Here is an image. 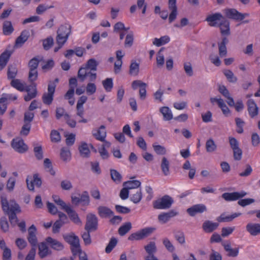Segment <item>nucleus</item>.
I'll return each instance as SVG.
<instances>
[{
  "instance_id": "f257e3e1",
  "label": "nucleus",
  "mask_w": 260,
  "mask_h": 260,
  "mask_svg": "<svg viewBox=\"0 0 260 260\" xmlns=\"http://www.w3.org/2000/svg\"><path fill=\"white\" fill-rule=\"evenodd\" d=\"M206 21L209 22V25L212 27H219L221 34L223 36L230 35V22L220 13L208 15Z\"/></svg>"
},
{
  "instance_id": "f03ea898",
  "label": "nucleus",
  "mask_w": 260,
  "mask_h": 260,
  "mask_svg": "<svg viewBox=\"0 0 260 260\" xmlns=\"http://www.w3.org/2000/svg\"><path fill=\"white\" fill-rule=\"evenodd\" d=\"M28 231V235L27 240L31 245V248L25 257V260H35L37 249L36 247L38 243L36 236L37 229L34 224H32L29 228Z\"/></svg>"
},
{
  "instance_id": "7ed1b4c3",
  "label": "nucleus",
  "mask_w": 260,
  "mask_h": 260,
  "mask_svg": "<svg viewBox=\"0 0 260 260\" xmlns=\"http://www.w3.org/2000/svg\"><path fill=\"white\" fill-rule=\"evenodd\" d=\"M1 202L2 208L5 213L10 212L20 213L21 209L19 205L14 200L10 201V205L6 198L4 196H1Z\"/></svg>"
},
{
  "instance_id": "20e7f679",
  "label": "nucleus",
  "mask_w": 260,
  "mask_h": 260,
  "mask_svg": "<svg viewBox=\"0 0 260 260\" xmlns=\"http://www.w3.org/2000/svg\"><path fill=\"white\" fill-rule=\"evenodd\" d=\"M40 62L39 57H35L31 59L28 63L29 73L28 79L30 82H35L38 79V72L37 68Z\"/></svg>"
},
{
  "instance_id": "39448f33",
  "label": "nucleus",
  "mask_w": 260,
  "mask_h": 260,
  "mask_svg": "<svg viewBox=\"0 0 260 260\" xmlns=\"http://www.w3.org/2000/svg\"><path fill=\"white\" fill-rule=\"evenodd\" d=\"M174 201L168 195L163 196L161 199L154 202L153 207L158 209H167L170 208Z\"/></svg>"
},
{
  "instance_id": "423d86ee",
  "label": "nucleus",
  "mask_w": 260,
  "mask_h": 260,
  "mask_svg": "<svg viewBox=\"0 0 260 260\" xmlns=\"http://www.w3.org/2000/svg\"><path fill=\"white\" fill-rule=\"evenodd\" d=\"M223 13L227 18L236 21L243 20L248 15L247 13H241L234 8H226L223 10Z\"/></svg>"
},
{
  "instance_id": "0eeeda50",
  "label": "nucleus",
  "mask_w": 260,
  "mask_h": 260,
  "mask_svg": "<svg viewBox=\"0 0 260 260\" xmlns=\"http://www.w3.org/2000/svg\"><path fill=\"white\" fill-rule=\"evenodd\" d=\"M98 218L93 213H89L86 216V222L85 225V230L87 232H93L98 229Z\"/></svg>"
},
{
  "instance_id": "6e6552de",
  "label": "nucleus",
  "mask_w": 260,
  "mask_h": 260,
  "mask_svg": "<svg viewBox=\"0 0 260 260\" xmlns=\"http://www.w3.org/2000/svg\"><path fill=\"white\" fill-rule=\"evenodd\" d=\"M71 26L69 25H61L58 28L57 33L56 41L66 43L71 32Z\"/></svg>"
},
{
  "instance_id": "1a4fd4ad",
  "label": "nucleus",
  "mask_w": 260,
  "mask_h": 260,
  "mask_svg": "<svg viewBox=\"0 0 260 260\" xmlns=\"http://www.w3.org/2000/svg\"><path fill=\"white\" fill-rule=\"evenodd\" d=\"M56 85L54 83H49L48 85V92L44 93L42 96V101L44 104L50 105L53 100Z\"/></svg>"
},
{
  "instance_id": "9d476101",
  "label": "nucleus",
  "mask_w": 260,
  "mask_h": 260,
  "mask_svg": "<svg viewBox=\"0 0 260 260\" xmlns=\"http://www.w3.org/2000/svg\"><path fill=\"white\" fill-rule=\"evenodd\" d=\"M12 147L17 152L24 153L28 150V146L24 141L19 138L13 139L11 143Z\"/></svg>"
},
{
  "instance_id": "9b49d317",
  "label": "nucleus",
  "mask_w": 260,
  "mask_h": 260,
  "mask_svg": "<svg viewBox=\"0 0 260 260\" xmlns=\"http://www.w3.org/2000/svg\"><path fill=\"white\" fill-rule=\"evenodd\" d=\"M78 78L80 82H83L87 77H88L90 82H94L96 79V74L90 71H86L85 69L80 68L78 72Z\"/></svg>"
},
{
  "instance_id": "f8f14e48",
  "label": "nucleus",
  "mask_w": 260,
  "mask_h": 260,
  "mask_svg": "<svg viewBox=\"0 0 260 260\" xmlns=\"http://www.w3.org/2000/svg\"><path fill=\"white\" fill-rule=\"evenodd\" d=\"M144 249L148 254V255L145 257V260H158L154 255L157 250L154 242H150L144 246Z\"/></svg>"
},
{
  "instance_id": "ddd939ff",
  "label": "nucleus",
  "mask_w": 260,
  "mask_h": 260,
  "mask_svg": "<svg viewBox=\"0 0 260 260\" xmlns=\"http://www.w3.org/2000/svg\"><path fill=\"white\" fill-rule=\"evenodd\" d=\"M30 85L25 87L24 91L27 94L24 96V99L26 102H28L36 97L37 95V84L34 82H30Z\"/></svg>"
},
{
  "instance_id": "4468645a",
  "label": "nucleus",
  "mask_w": 260,
  "mask_h": 260,
  "mask_svg": "<svg viewBox=\"0 0 260 260\" xmlns=\"http://www.w3.org/2000/svg\"><path fill=\"white\" fill-rule=\"evenodd\" d=\"M246 194L244 191L240 192H225L222 194V198L227 201H235L244 197Z\"/></svg>"
},
{
  "instance_id": "2eb2a0df",
  "label": "nucleus",
  "mask_w": 260,
  "mask_h": 260,
  "mask_svg": "<svg viewBox=\"0 0 260 260\" xmlns=\"http://www.w3.org/2000/svg\"><path fill=\"white\" fill-rule=\"evenodd\" d=\"M26 182L27 188L31 191H34V184H35L37 187L39 188L41 186L42 183L41 178L39 177L38 174H34L33 180H31L30 181L27 178Z\"/></svg>"
},
{
  "instance_id": "dca6fc26",
  "label": "nucleus",
  "mask_w": 260,
  "mask_h": 260,
  "mask_svg": "<svg viewBox=\"0 0 260 260\" xmlns=\"http://www.w3.org/2000/svg\"><path fill=\"white\" fill-rule=\"evenodd\" d=\"M247 111L251 118H253L258 114V107L253 99H249L247 102Z\"/></svg>"
},
{
  "instance_id": "f3484780",
  "label": "nucleus",
  "mask_w": 260,
  "mask_h": 260,
  "mask_svg": "<svg viewBox=\"0 0 260 260\" xmlns=\"http://www.w3.org/2000/svg\"><path fill=\"white\" fill-rule=\"evenodd\" d=\"M207 211V208L204 204L194 205L187 209V212L191 216H194L198 213H202Z\"/></svg>"
},
{
  "instance_id": "a211bd4d",
  "label": "nucleus",
  "mask_w": 260,
  "mask_h": 260,
  "mask_svg": "<svg viewBox=\"0 0 260 260\" xmlns=\"http://www.w3.org/2000/svg\"><path fill=\"white\" fill-rule=\"evenodd\" d=\"M224 249L228 252L227 255L229 257H235L239 254V248H232L230 241H226L222 243Z\"/></svg>"
},
{
  "instance_id": "6ab92c4d",
  "label": "nucleus",
  "mask_w": 260,
  "mask_h": 260,
  "mask_svg": "<svg viewBox=\"0 0 260 260\" xmlns=\"http://www.w3.org/2000/svg\"><path fill=\"white\" fill-rule=\"evenodd\" d=\"M46 242L49 244L50 247L54 250L60 251L64 248L63 245L60 242L51 238V237H48L46 238Z\"/></svg>"
},
{
  "instance_id": "aec40b11",
  "label": "nucleus",
  "mask_w": 260,
  "mask_h": 260,
  "mask_svg": "<svg viewBox=\"0 0 260 260\" xmlns=\"http://www.w3.org/2000/svg\"><path fill=\"white\" fill-rule=\"evenodd\" d=\"M39 255L41 258H44L52 253L51 251L49 249L47 243L43 242L39 244Z\"/></svg>"
},
{
  "instance_id": "412c9836",
  "label": "nucleus",
  "mask_w": 260,
  "mask_h": 260,
  "mask_svg": "<svg viewBox=\"0 0 260 260\" xmlns=\"http://www.w3.org/2000/svg\"><path fill=\"white\" fill-rule=\"evenodd\" d=\"M97 210L99 215L102 218H109L114 215L113 211L106 206H100Z\"/></svg>"
},
{
  "instance_id": "4be33fe9",
  "label": "nucleus",
  "mask_w": 260,
  "mask_h": 260,
  "mask_svg": "<svg viewBox=\"0 0 260 260\" xmlns=\"http://www.w3.org/2000/svg\"><path fill=\"white\" fill-rule=\"evenodd\" d=\"M29 37V32L27 30H24L20 35L16 39L15 41V46L21 47L22 45L28 40Z\"/></svg>"
},
{
  "instance_id": "5701e85b",
  "label": "nucleus",
  "mask_w": 260,
  "mask_h": 260,
  "mask_svg": "<svg viewBox=\"0 0 260 260\" xmlns=\"http://www.w3.org/2000/svg\"><path fill=\"white\" fill-rule=\"evenodd\" d=\"M219 224L217 222H212L210 220L205 221L202 225V228L206 233H212L218 226Z\"/></svg>"
},
{
  "instance_id": "b1692460",
  "label": "nucleus",
  "mask_w": 260,
  "mask_h": 260,
  "mask_svg": "<svg viewBox=\"0 0 260 260\" xmlns=\"http://www.w3.org/2000/svg\"><path fill=\"white\" fill-rule=\"evenodd\" d=\"M11 54L12 52L10 51L5 50L0 55V71L6 67Z\"/></svg>"
},
{
  "instance_id": "393cba45",
  "label": "nucleus",
  "mask_w": 260,
  "mask_h": 260,
  "mask_svg": "<svg viewBox=\"0 0 260 260\" xmlns=\"http://www.w3.org/2000/svg\"><path fill=\"white\" fill-rule=\"evenodd\" d=\"M246 230L252 236H256L260 234V224L248 223L246 225Z\"/></svg>"
},
{
  "instance_id": "a878e982",
  "label": "nucleus",
  "mask_w": 260,
  "mask_h": 260,
  "mask_svg": "<svg viewBox=\"0 0 260 260\" xmlns=\"http://www.w3.org/2000/svg\"><path fill=\"white\" fill-rule=\"evenodd\" d=\"M67 209L66 212L68 214L70 219L76 224H81V221L76 211L70 207Z\"/></svg>"
},
{
  "instance_id": "bb28decb",
  "label": "nucleus",
  "mask_w": 260,
  "mask_h": 260,
  "mask_svg": "<svg viewBox=\"0 0 260 260\" xmlns=\"http://www.w3.org/2000/svg\"><path fill=\"white\" fill-rule=\"evenodd\" d=\"M93 135L98 140L101 142H105L106 137V132L105 131V126L103 125H101L96 133H93Z\"/></svg>"
},
{
  "instance_id": "cd10ccee",
  "label": "nucleus",
  "mask_w": 260,
  "mask_h": 260,
  "mask_svg": "<svg viewBox=\"0 0 260 260\" xmlns=\"http://www.w3.org/2000/svg\"><path fill=\"white\" fill-rule=\"evenodd\" d=\"M99 65V62L94 58H90L87 60L85 67H83L86 69V71H96L97 67Z\"/></svg>"
},
{
  "instance_id": "c85d7f7f",
  "label": "nucleus",
  "mask_w": 260,
  "mask_h": 260,
  "mask_svg": "<svg viewBox=\"0 0 260 260\" xmlns=\"http://www.w3.org/2000/svg\"><path fill=\"white\" fill-rule=\"evenodd\" d=\"M60 157L64 162H68L71 160V153L69 149L67 147H63L60 150Z\"/></svg>"
},
{
  "instance_id": "c756f323",
  "label": "nucleus",
  "mask_w": 260,
  "mask_h": 260,
  "mask_svg": "<svg viewBox=\"0 0 260 260\" xmlns=\"http://www.w3.org/2000/svg\"><path fill=\"white\" fill-rule=\"evenodd\" d=\"M63 239L67 243L70 244L71 246L80 243L79 237L76 236L74 233L71 235L63 236Z\"/></svg>"
},
{
  "instance_id": "7c9ffc66",
  "label": "nucleus",
  "mask_w": 260,
  "mask_h": 260,
  "mask_svg": "<svg viewBox=\"0 0 260 260\" xmlns=\"http://www.w3.org/2000/svg\"><path fill=\"white\" fill-rule=\"evenodd\" d=\"M18 72L16 64H10L8 67L7 77L8 79H14Z\"/></svg>"
},
{
  "instance_id": "2f4dec72",
  "label": "nucleus",
  "mask_w": 260,
  "mask_h": 260,
  "mask_svg": "<svg viewBox=\"0 0 260 260\" xmlns=\"http://www.w3.org/2000/svg\"><path fill=\"white\" fill-rule=\"evenodd\" d=\"M241 214L240 213H235L232 215L226 216L224 214H222L218 218L217 220L219 222H230L232 221L234 218L240 216Z\"/></svg>"
},
{
  "instance_id": "473e14b6",
  "label": "nucleus",
  "mask_w": 260,
  "mask_h": 260,
  "mask_svg": "<svg viewBox=\"0 0 260 260\" xmlns=\"http://www.w3.org/2000/svg\"><path fill=\"white\" fill-rule=\"evenodd\" d=\"M169 166L170 163L167 158L165 157H162L160 167L163 174L165 176H167L170 174Z\"/></svg>"
},
{
  "instance_id": "72a5a7b5",
  "label": "nucleus",
  "mask_w": 260,
  "mask_h": 260,
  "mask_svg": "<svg viewBox=\"0 0 260 260\" xmlns=\"http://www.w3.org/2000/svg\"><path fill=\"white\" fill-rule=\"evenodd\" d=\"M139 72V63L135 60H132L129 66V74L132 76H137Z\"/></svg>"
},
{
  "instance_id": "f704fd0d",
  "label": "nucleus",
  "mask_w": 260,
  "mask_h": 260,
  "mask_svg": "<svg viewBox=\"0 0 260 260\" xmlns=\"http://www.w3.org/2000/svg\"><path fill=\"white\" fill-rule=\"evenodd\" d=\"M79 150L80 155L83 157H89L90 155V150L88 145L86 143H82L79 147Z\"/></svg>"
},
{
  "instance_id": "c9c22d12",
  "label": "nucleus",
  "mask_w": 260,
  "mask_h": 260,
  "mask_svg": "<svg viewBox=\"0 0 260 260\" xmlns=\"http://www.w3.org/2000/svg\"><path fill=\"white\" fill-rule=\"evenodd\" d=\"M160 112L164 116L165 120H170L172 119L173 115L171 110L168 107H163L160 109Z\"/></svg>"
},
{
  "instance_id": "e433bc0d",
  "label": "nucleus",
  "mask_w": 260,
  "mask_h": 260,
  "mask_svg": "<svg viewBox=\"0 0 260 260\" xmlns=\"http://www.w3.org/2000/svg\"><path fill=\"white\" fill-rule=\"evenodd\" d=\"M142 198V193L141 189L134 191V193L131 196V200L135 204L139 203Z\"/></svg>"
},
{
  "instance_id": "4c0bfd02",
  "label": "nucleus",
  "mask_w": 260,
  "mask_h": 260,
  "mask_svg": "<svg viewBox=\"0 0 260 260\" xmlns=\"http://www.w3.org/2000/svg\"><path fill=\"white\" fill-rule=\"evenodd\" d=\"M132 223L130 222H125L118 229V234L120 236H124L132 229Z\"/></svg>"
},
{
  "instance_id": "58836bf2",
  "label": "nucleus",
  "mask_w": 260,
  "mask_h": 260,
  "mask_svg": "<svg viewBox=\"0 0 260 260\" xmlns=\"http://www.w3.org/2000/svg\"><path fill=\"white\" fill-rule=\"evenodd\" d=\"M3 30L5 35H9L13 32L14 29L11 21H6L4 22Z\"/></svg>"
},
{
  "instance_id": "ea45409f",
  "label": "nucleus",
  "mask_w": 260,
  "mask_h": 260,
  "mask_svg": "<svg viewBox=\"0 0 260 260\" xmlns=\"http://www.w3.org/2000/svg\"><path fill=\"white\" fill-rule=\"evenodd\" d=\"M10 84L13 87L20 91H24L25 88V87L24 86V85L20 82V80L18 79L14 78L12 79Z\"/></svg>"
},
{
  "instance_id": "a19ab883",
  "label": "nucleus",
  "mask_w": 260,
  "mask_h": 260,
  "mask_svg": "<svg viewBox=\"0 0 260 260\" xmlns=\"http://www.w3.org/2000/svg\"><path fill=\"white\" fill-rule=\"evenodd\" d=\"M110 171L111 177L112 180L117 183L121 182L122 180L121 175L116 170L110 169Z\"/></svg>"
},
{
  "instance_id": "79ce46f5",
  "label": "nucleus",
  "mask_w": 260,
  "mask_h": 260,
  "mask_svg": "<svg viewBox=\"0 0 260 260\" xmlns=\"http://www.w3.org/2000/svg\"><path fill=\"white\" fill-rule=\"evenodd\" d=\"M223 73L226 77L229 82L235 83L237 81V78L234 75L233 72L230 70H225L223 71Z\"/></svg>"
},
{
  "instance_id": "37998d69",
  "label": "nucleus",
  "mask_w": 260,
  "mask_h": 260,
  "mask_svg": "<svg viewBox=\"0 0 260 260\" xmlns=\"http://www.w3.org/2000/svg\"><path fill=\"white\" fill-rule=\"evenodd\" d=\"M141 185V182L139 180H135L132 181H128L125 182L123 184V186H126L128 190L135 189Z\"/></svg>"
},
{
  "instance_id": "c03bdc74",
  "label": "nucleus",
  "mask_w": 260,
  "mask_h": 260,
  "mask_svg": "<svg viewBox=\"0 0 260 260\" xmlns=\"http://www.w3.org/2000/svg\"><path fill=\"white\" fill-rule=\"evenodd\" d=\"M217 148V146L212 139H210L206 141V149L208 152H212Z\"/></svg>"
},
{
  "instance_id": "a18cd8bd",
  "label": "nucleus",
  "mask_w": 260,
  "mask_h": 260,
  "mask_svg": "<svg viewBox=\"0 0 260 260\" xmlns=\"http://www.w3.org/2000/svg\"><path fill=\"white\" fill-rule=\"evenodd\" d=\"M34 152L36 158L38 160H41L43 158V152L42 147L41 145L35 146L34 144Z\"/></svg>"
},
{
  "instance_id": "49530a36",
  "label": "nucleus",
  "mask_w": 260,
  "mask_h": 260,
  "mask_svg": "<svg viewBox=\"0 0 260 260\" xmlns=\"http://www.w3.org/2000/svg\"><path fill=\"white\" fill-rule=\"evenodd\" d=\"M103 85L107 92L111 91L113 87V80L112 78H107L102 82Z\"/></svg>"
},
{
  "instance_id": "de8ad7c7",
  "label": "nucleus",
  "mask_w": 260,
  "mask_h": 260,
  "mask_svg": "<svg viewBox=\"0 0 260 260\" xmlns=\"http://www.w3.org/2000/svg\"><path fill=\"white\" fill-rule=\"evenodd\" d=\"M0 226L1 230L6 233L9 231V224L7 218L5 216H3L0 219Z\"/></svg>"
},
{
  "instance_id": "09e8293b",
  "label": "nucleus",
  "mask_w": 260,
  "mask_h": 260,
  "mask_svg": "<svg viewBox=\"0 0 260 260\" xmlns=\"http://www.w3.org/2000/svg\"><path fill=\"white\" fill-rule=\"evenodd\" d=\"M117 243V240L114 238L112 237L108 244L106 247L105 251L107 253H109L111 252V251L113 250V249L116 246V244Z\"/></svg>"
},
{
  "instance_id": "8fccbe9b",
  "label": "nucleus",
  "mask_w": 260,
  "mask_h": 260,
  "mask_svg": "<svg viewBox=\"0 0 260 260\" xmlns=\"http://www.w3.org/2000/svg\"><path fill=\"white\" fill-rule=\"evenodd\" d=\"M17 212H10L5 213L9 216V220L12 227H14L18 222V219L17 217Z\"/></svg>"
},
{
  "instance_id": "3c124183",
  "label": "nucleus",
  "mask_w": 260,
  "mask_h": 260,
  "mask_svg": "<svg viewBox=\"0 0 260 260\" xmlns=\"http://www.w3.org/2000/svg\"><path fill=\"white\" fill-rule=\"evenodd\" d=\"M80 202L83 205L87 206L90 202V198L88 192L87 191H84L80 198Z\"/></svg>"
},
{
  "instance_id": "603ef678",
  "label": "nucleus",
  "mask_w": 260,
  "mask_h": 260,
  "mask_svg": "<svg viewBox=\"0 0 260 260\" xmlns=\"http://www.w3.org/2000/svg\"><path fill=\"white\" fill-rule=\"evenodd\" d=\"M235 122L237 126L236 132L238 134H242L243 133V127L245 124V122L240 118L237 117L235 118Z\"/></svg>"
},
{
  "instance_id": "864d4df0",
  "label": "nucleus",
  "mask_w": 260,
  "mask_h": 260,
  "mask_svg": "<svg viewBox=\"0 0 260 260\" xmlns=\"http://www.w3.org/2000/svg\"><path fill=\"white\" fill-rule=\"evenodd\" d=\"M44 167L46 169H48V171H49L51 175H54L55 171L53 170V167L52 165V162L50 159L45 158L44 160Z\"/></svg>"
},
{
  "instance_id": "5fc2aeb1",
  "label": "nucleus",
  "mask_w": 260,
  "mask_h": 260,
  "mask_svg": "<svg viewBox=\"0 0 260 260\" xmlns=\"http://www.w3.org/2000/svg\"><path fill=\"white\" fill-rule=\"evenodd\" d=\"M31 128V123L29 122L24 123L20 131V135L22 136H27L30 132Z\"/></svg>"
},
{
  "instance_id": "6e6d98bb",
  "label": "nucleus",
  "mask_w": 260,
  "mask_h": 260,
  "mask_svg": "<svg viewBox=\"0 0 260 260\" xmlns=\"http://www.w3.org/2000/svg\"><path fill=\"white\" fill-rule=\"evenodd\" d=\"M134 42V35L133 32H130L126 36L124 42V46L125 47H131Z\"/></svg>"
},
{
  "instance_id": "4d7b16f0",
  "label": "nucleus",
  "mask_w": 260,
  "mask_h": 260,
  "mask_svg": "<svg viewBox=\"0 0 260 260\" xmlns=\"http://www.w3.org/2000/svg\"><path fill=\"white\" fill-rule=\"evenodd\" d=\"M91 232H84L82 235L81 237L83 240L85 245L87 246L90 245L91 243V239L90 235V233Z\"/></svg>"
},
{
  "instance_id": "13d9d810",
  "label": "nucleus",
  "mask_w": 260,
  "mask_h": 260,
  "mask_svg": "<svg viewBox=\"0 0 260 260\" xmlns=\"http://www.w3.org/2000/svg\"><path fill=\"white\" fill-rule=\"evenodd\" d=\"M153 148L154 151L158 155H164L166 153V150L165 147L160 145H156L153 144Z\"/></svg>"
},
{
  "instance_id": "bf43d9fd",
  "label": "nucleus",
  "mask_w": 260,
  "mask_h": 260,
  "mask_svg": "<svg viewBox=\"0 0 260 260\" xmlns=\"http://www.w3.org/2000/svg\"><path fill=\"white\" fill-rule=\"evenodd\" d=\"M53 44V39L52 37H48L43 40V45L44 49L46 50H49Z\"/></svg>"
},
{
  "instance_id": "052dcab7",
  "label": "nucleus",
  "mask_w": 260,
  "mask_h": 260,
  "mask_svg": "<svg viewBox=\"0 0 260 260\" xmlns=\"http://www.w3.org/2000/svg\"><path fill=\"white\" fill-rule=\"evenodd\" d=\"M175 239L180 244H183L185 243V236L183 232L178 231L175 233Z\"/></svg>"
},
{
  "instance_id": "680f3d73",
  "label": "nucleus",
  "mask_w": 260,
  "mask_h": 260,
  "mask_svg": "<svg viewBox=\"0 0 260 260\" xmlns=\"http://www.w3.org/2000/svg\"><path fill=\"white\" fill-rule=\"evenodd\" d=\"M63 224L64 222L62 221L61 220L58 219L56 220L53 225L52 232L54 234L58 233Z\"/></svg>"
},
{
  "instance_id": "e2e57ef3",
  "label": "nucleus",
  "mask_w": 260,
  "mask_h": 260,
  "mask_svg": "<svg viewBox=\"0 0 260 260\" xmlns=\"http://www.w3.org/2000/svg\"><path fill=\"white\" fill-rule=\"evenodd\" d=\"M71 250L73 255L75 256L77 254L82 253V250L80 247V243L73 245L71 246Z\"/></svg>"
},
{
  "instance_id": "0e129e2a",
  "label": "nucleus",
  "mask_w": 260,
  "mask_h": 260,
  "mask_svg": "<svg viewBox=\"0 0 260 260\" xmlns=\"http://www.w3.org/2000/svg\"><path fill=\"white\" fill-rule=\"evenodd\" d=\"M50 138L52 142H58L60 141L59 133L56 130H52L50 134Z\"/></svg>"
},
{
  "instance_id": "69168bd1",
  "label": "nucleus",
  "mask_w": 260,
  "mask_h": 260,
  "mask_svg": "<svg viewBox=\"0 0 260 260\" xmlns=\"http://www.w3.org/2000/svg\"><path fill=\"white\" fill-rule=\"evenodd\" d=\"M116 212L118 213L127 214L131 212V209L126 207L116 205L115 206Z\"/></svg>"
},
{
  "instance_id": "338daca9",
  "label": "nucleus",
  "mask_w": 260,
  "mask_h": 260,
  "mask_svg": "<svg viewBox=\"0 0 260 260\" xmlns=\"http://www.w3.org/2000/svg\"><path fill=\"white\" fill-rule=\"evenodd\" d=\"M163 244L166 248V249L170 252H173L175 250V247L171 243L170 241L167 238H164L162 241Z\"/></svg>"
},
{
  "instance_id": "774afa93",
  "label": "nucleus",
  "mask_w": 260,
  "mask_h": 260,
  "mask_svg": "<svg viewBox=\"0 0 260 260\" xmlns=\"http://www.w3.org/2000/svg\"><path fill=\"white\" fill-rule=\"evenodd\" d=\"M60 187L63 190H69L73 187V185L70 181L64 180L61 182Z\"/></svg>"
}]
</instances>
